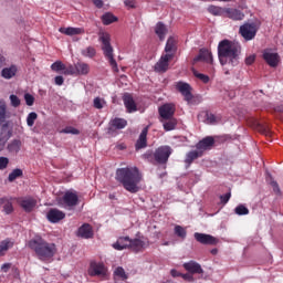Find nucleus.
<instances>
[{"label":"nucleus","instance_id":"f257e3e1","mask_svg":"<svg viewBox=\"0 0 283 283\" xmlns=\"http://www.w3.org/2000/svg\"><path fill=\"white\" fill-rule=\"evenodd\" d=\"M115 179L126 191H129V193H138L140 191V186L138 185H140V180H143V175H140V170H138L137 167L118 168Z\"/></svg>","mask_w":283,"mask_h":283},{"label":"nucleus","instance_id":"f03ea898","mask_svg":"<svg viewBox=\"0 0 283 283\" xmlns=\"http://www.w3.org/2000/svg\"><path fill=\"white\" fill-rule=\"evenodd\" d=\"M242 46L240 43L230 40H222L218 45V56L221 65L235 67L239 63Z\"/></svg>","mask_w":283,"mask_h":283},{"label":"nucleus","instance_id":"7ed1b4c3","mask_svg":"<svg viewBox=\"0 0 283 283\" xmlns=\"http://www.w3.org/2000/svg\"><path fill=\"white\" fill-rule=\"evenodd\" d=\"M27 247L34 251L35 255L42 261L52 260L56 254V244L45 241L41 237H34L29 240Z\"/></svg>","mask_w":283,"mask_h":283},{"label":"nucleus","instance_id":"20e7f679","mask_svg":"<svg viewBox=\"0 0 283 283\" xmlns=\"http://www.w3.org/2000/svg\"><path fill=\"white\" fill-rule=\"evenodd\" d=\"M113 249L116 251H123L125 249H132L135 253L145 249V241L140 239H129V237H122L113 244Z\"/></svg>","mask_w":283,"mask_h":283},{"label":"nucleus","instance_id":"39448f33","mask_svg":"<svg viewBox=\"0 0 283 283\" xmlns=\"http://www.w3.org/2000/svg\"><path fill=\"white\" fill-rule=\"evenodd\" d=\"M99 41H102V50L104 52L105 59L108 60V63L111 67H113L114 72H118V63H116V60L114 59V48H112V38L109 36V33H103L99 36Z\"/></svg>","mask_w":283,"mask_h":283},{"label":"nucleus","instance_id":"423d86ee","mask_svg":"<svg viewBox=\"0 0 283 283\" xmlns=\"http://www.w3.org/2000/svg\"><path fill=\"white\" fill-rule=\"evenodd\" d=\"M57 205L61 207V209H65L66 211H74L78 205V195L69 190L57 199Z\"/></svg>","mask_w":283,"mask_h":283},{"label":"nucleus","instance_id":"0eeeda50","mask_svg":"<svg viewBox=\"0 0 283 283\" xmlns=\"http://www.w3.org/2000/svg\"><path fill=\"white\" fill-rule=\"evenodd\" d=\"M239 32L245 41H253L255 34H258V25L255 23H245L240 27Z\"/></svg>","mask_w":283,"mask_h":283},{"label":"nucleus","instance_id":"6e6552de","mask_svg":"<svg viewBox=\"0 0 283 283\" xmlns=\"http://www.w3.org/2000/svg\"><path fill=\"white\" fill-rule=\"evenodd\" d=\"M169 156H171V147L169 146H161L154 154V158L159 165H165L169 160Z\"/></svg>","mask_w":283,"mask_h":283},{"label":"nucleus","instance_id":"1a4fd4ad","mask_svg":"<svg viewBox=\"0 0 283 283\" xmlns=\"http://www.w3.org/2000/svg\"><path fill=\"white\" fill-rule=\"evenodd\" d=\"M174 59V53L163 54L159 61L155 64V72H167L169 70V61Z\"/></svg>","mask_w":283,"mask_h":283},{"label":"nucleus","instance_id":"9d476101","mask_svg":"<svg viewBox=\"0 0 283 283\" xmlns=\"http://www.w3.org/2000/svg\"><path fill=\"white\" fill-rule=\"evenodd\" d=\"M10 138H12V128H10L8 124H3L0 132V151L6 149V143H8Z\"/></svg>","mask_w":283,"mask_h":283},{"label":"nucleus","instance_id":"9b49d317","mask_svg":"<svg viewBox=\"0 0 283 283\" xmlns=\"http://www.w3.org/2000/svg\"><path fill=\"white\" fill-rule=\"evenodd\" d=\"M263 59L270 67H277L280 63V55L276 52H272L271 49H266L263 52Z\"/></svg>","mask_w":283,"mask_h":283},{"label":"nucleus","instance_id":"f8f14e48","mask_svg":"<svg viewBox=\"0 0 283 283\" xmlns=\"http://www.w3.org/2000/svg\"><path fill=\"white\" fill-rule=\"evenodd\" d=\"M158 112L160 118L167 120L169 118H174V114H176V106L174 104H164L159 107Z\"/></svg>","mask_w":283,"mask_h":283},{"label":"nucleus","instance_id":"ddd939ff","mask_svg":"<svg viewBox=\"0 0 283 283\" xmlns=\"http://www.w3.org/2000/svg\"><path fill=\"white\" fill-rule=\"evenodd\" d=\"M176 87L180 94L185 97V101L187 103H191V99L193 98V95L191 94V85L185 83V82H178L176 84Z\"/></svg>","mask_w":283,"mask_h":283},{"label":"nucleus","instance_id":"4468645a","mask_svg":"<svg viewBox=\"0 0 283 283\" xmlns=\"http://www.w3.org/2000/svg\"><path fill=\"white\" fill-rule=\"evenodd\" d=\"M193 235L195 240H197V242H199L200 244H218V239H216L211 234L196 232Z\"/></svg>","mask_w":283,"mask_h":283},{"label":"nucleus","instance_id":"2eb2a0df","mask_svg":"<svg viewBox=\"0 0 283 283\" xmlns=\"http://www.w3.org/2000/svg\"><path fill=\"white\" fill-rule=\"evenodd\" d=\"M123 101L128 114H134V112L138 111V107L136 106V102L134 101L132 94L125 93L123 95Z\"/></svg>","mask_w":283,"mask_h":283},{"label":"nucleus","instance_id":"dca6fc26","mask_svg":"<svg viewBox=\"0 0 283 283\" xmlns=\"http://www.w3.org/2000/svg\"><path fill=\"white\" fill-rule=\"evenodd\" d=\"M88 273L92 276L97 275L99 277H103L106 275L107 269H105V265L103 263H91Z\"/></svg>","mask_w":283,"mask_h":283},{"label":"nucleus","instance_id":"f3484780","mask_svg":"<svg viewBox=\"0 0 283 283\" xmlns=\"http://www.w3.org/2000/svg\"><path fill=\"white\" fill-rule=\"evenodd\" d=\"M19 205L27 213H30V211H33L34 207H36V200L31 197H25L20 199Z\"/></svg>","mask_w":283,"mask_h":283},{"label":"nucleus","instance_id":"a211bd4d","mask_svg":"<svg viewBox=\"0 0 283 283\" xmlns=\"http://www.w3.org/2000/svg\"><path fill=\"white\" fill-rule=\"evenodd\" d=\"M184 269H186L188 273H191L192 275L196 273L202 275V273H205L202 266L196 261H189L187 263H184Z\"/></svg>","mask_w":283,"mask_h":283},{"label":"nucleus","instance_id":"6ab92c4d","mask_svg":"<svg viewBox=\"0 0 283 283\" xmlns=\"http://www.w3.org/2000/svg\"><path fill=\"white\" fill-rule=\"evenodd\" d=\"M224 17L232 21H242L244 19V12L233 8H226Z\"/></svg>","mask_w":283,"mask_h":283},{"label":"nucleus","instance_id":"aec40b11","mask_svg":"<svg viewBox=\"0 0 283 283\" xmlns=\"http://www.w3.org/2000/svg\"><path fill=\"white\" fill-rule=\"evenodd\" d=\"M18 72L19 66H17L15 64H11L10 66L2 69L1 76L2 78H6V81H10V78H14V76H17Z\"/></svg>","mask_w":283,"mask_h":283},{"label":"nucleus","instance_id":"412c9836","mask_svg":"<svg viewBox=\"0 0 283 283\" xmlns=\"http://www.w3.org/2000/svg\"><path fill=\"white\" fill-rule=\"evenodd\" d=\"M198 61H205V63H210L212 64L213 63V55L211 54V52L207 49H201L199 51V54L198 56H196L193 59V62L195 63H198Z\"/></svg>","mask_w":283,"mask_h":283},{"label":"nucleus","instance_id":"4be33fe9","mask_svg":"<svg viewBox=\"0 0 283 283\" xmlns=\"http://www.w3.org/2000/svg\"><path fill=\"white\" fill-rule=\"evenodd\" d=\"M176 50H178V39L174 35L169 36L166 46H165V52L166 54H176Z\"/></svg>","mask_w":283,"mask_h":283},{"label":"nucleus","instance_id":"5701e85b","mask_svg":"<svg viewBox=\"0 0 283 283\" xmlns=\"http://www.w3.org/2000/svg\"><path fill=\"white\" fill-rule=\"evenodd\" d=\"M46 218L49 220V222H61V220H63V218H65V213L59 209H51L48 214Z\"/></svg>","mask_w":283,"mask_h":283},{"label":"nucleus","instance_id":"b1692460","mask_svg":"<svg viewBox=\"0 0 283 283\" xmlns=\"http://www.w3.org/2000/svg\"><path fill=\"white\" fill-rule=\"evenodd\" d=\"M213 143H216V140L213 139V137L208 136V137L201 139V140L196 145V147H197V149H198L199 151H201V154H202V151H207V149H210L211 147H213Z\"/></svg>","mask_w":283,"mask_h":283},{"label":"nucleus","instance_id":"393cba45","mask_svg":"<svg viewBox=\"0 0 283 283\" xmlns=\"http://www.w3.org/2000/svg\"><path fill=\"white\" fill-rule=\"evenodd\" d=\"M7 118H10V113L8 112V105H6V101L0 99V126L9 125Z\"/></svg>","mask_w":283,"mask_h":283},{"label":"nucleus","instance_id":"a878e982","mask_svg":"<svg viewBox=\"0 0 283 283\" xmlns=\"http://www.w3.org/2000/svg\"><path fill=\"white\" fill-rule=\"evenodd\" d=\"M62 34H66V36H76L78 34H85L84 28H60L59 30Z\"/></svg>","mask_w":283,"mask_h":283},{"label":"nucleus","instance_id":"bb28decb","mask_svg":"<svg viewBox=\"0 0 283 283\" xmlns=\"http://www.w3.org/2000/svg\"><path fill=\"white\" fill-rule=\"evenodd\" d=\"M77 235L80 238H84L85 240H90V238H93L94 232L92 231V226L88 223H84L77 231Z\"/></svg>","mask_w":283,"mask_h":283},{"label":"nucleus","instance_id":"cd10ccee","mask_svg":"<svg viewBox=\"0 0 283 283\" xmlns=\"http://www.w3.org/2000/svg\"><path fill=\"white\" fill-rule=\"evenodd\" d=\"M149 132V126H146L140 135H139V138L137 139V143H136V149H145V147H147V134Z\"/></svg>","mask_w":283,"mask_h":283},{"label":"nucleus","instance_id":"c85d7f7f","mask_svg":"<svg viewBox=\"0 0 283 283\" xmlns=\"http://www.w3.org/2000/svg\"><path fill=\"white\" fill-rule=\"evenodd\" d=\"M21 147H23V142H21V139H13L9 142L7 149L9 154H19L21 151Z\"/></svg>","mask_w":283,"mask_h":283},{"label":"nucleus","instance_id":"c756f323","mask_svg":"<svg viewBox=\"0 0 283 283\" xmlns=\"http://www.w3.org/2000/svg\"><path fill=\"white\" fill-rule=\"evenodd\" d=\"M75 73L80 76H86V74H90V64L85 62H77L75 64Z\"/></svg>","mask_w":283,"mask_h":283},{"label":"nucleus","instance_id":"7c9ffc66","mask_svg":"<svg viewBox=\"0 0 283 283\" xmlns=\"http://www.w3.org/2000/svg\"><path fill=\"white\" fill-rule=\"evenodd\" d=\"M160 122L163 123L165 132H174V129H176V126L178 125V122L174 117H170L168 119H160Z\"/></svg>","mask_w":283,"mask_h":283},{"label":"nucleus","instance_id":"2f4dec72","mask_svg":"<svg viewBox=\"0 0 283 283\" xmlns=\"http://www.w3.org/2000/svg\"><path fill=\"white\" fill-rule=\"evenodd\" d=\"M155 33L160 41H165V36H167V27L165 25V23L158 22L155 27Z\"/></svg>","mask_w":283,"mask_h":283},{"label":"nucleus","instance_id":"473e14b6","mask_svg":"<svg viewBox=\"0 0 283 283\" xmlns=\"http://www.w3.org/2000/svg\"><path fill=\"white\" fill-rule=\"evenodd\" d=\"M200 156H202V151L199 150H191L186 155V159L185 163L186 165H191V163H193V160H197V158H200Z\"/></svg>","mask_w":283,"mask_h":283},{"label":"nucleus","instance_id":"72a5a7b5","mask_svg":"<svg viewBox=\"0 0 283 283\" xmlns=\"http://www.w3.org/2000/svg\"><path fill=\"white\" fill-rule=\"evenodd\" d=\"M111 127H114L115 129H125L127 127V119L116 117L111 120Z\"/></svg>","mask_w":283,"mask_h":283},{"label":"nucleus","instance_id":"f704fd0d","mask_svg":"<svg viewBox=\"0 0 283 283\" xmlns=\"http://www.w3.org/2000/svg\"><path fill=\"white\" fill-rule=\"evenodd\" d=\"M12 247H14V242L10 239H6L3 241L0 242V255H6V252L9 249H12Z\"/></svg>","mask_w":283,"mask_h":283},{"label":"nucleus","instance_id":"c9c22d12","mask_svg":"<svg viewBox=\"0 0 283 283\" xmlns=\"http://www.w3.org/2000/svg\"><path fill=\"white\" fill-rule=\"evenodd\" d=\"M2 208H3V212L7 216H10V213H12V211H14V207L12 206V198L4 197Z\"/></svg>","mask_w":283,"mask_h":283},{"label":"nucleus","instance_id":"e433bc0d","mask_svg":"<svg viewBox=\"0 0 283 283\" xmlns=\"http://www.w3.org/2000/svg\"><path fill=\"white\" fill-rule=\"evenodd\" d=\"M227 8H222V7H216V6H209L208 7V12H210V14H213L214 17H224Z\"/></svg>","mask_w":283,"mask_h":283},{"label":"nucleus","instance_id":"4c0bfd02","mask_svg":"<svg viewBox=\"0 0 283 283\" xmlns=\"http://www.w3.org/2000/svg\"><path fill=\"white\" fill-rule=\"evenodd\" d=\"M81 54L86 59H94L96 56V49H94V46H87L82 49Z\"/></svg>","mask_w":283,"mask_h":283},{"label":"nucleus","instance_id":"58836bf2","mask_svg":"<svg viewBox=\"0 0 283 283\" xmlns=\"http://www.w3.org/2000/svg\"><path fill=\"white\" fill-rule=\"evenodd\" d=\"M21 176H23V170L15 168L9 174L8 180L9 182H14V180L21 178Z\"/></svg>","mask_w":283,"mask_h":283},{"label":"nucleus","instance_id":"ea45409f","mask_svg":"<svg viewBox=\"0 0 283 283\" xmlns=\"http://www.w3.org/2000/svg\"><path fill=\"white\" fill-rule=\"evenodd\" d=\"M102 21H103L104 25H109V24L114 23V21H117V19L112 13H105L104 15H102Z\"/></svg>","mask_w":283,"mask_h":283},{"label":"nucleus","instance_id":"a19ab883","mask_svg":"<svg viewBox=\"0 0 283 283\" xmlns=\"http://www.w3.org/2000/svg\"><path fill=\"white\" fill-rule=\"evenodd\" d=\"M234 213L237 216H249V208H247L244 205H239L235 207Z\"/></svg>","mask_w":283,"mask_h":283},{"label":"nucleus","instance_id":"79ce46f5","mask_svg":"<svg viewBox=\"0 0 283 283\" xmlns=\"http://www.w3.org/2000/svg\"><path fill=\"white\" fill-rule=\"evenodd\" d=\"M36 118H39V115L35 112L29 113V115L27 116L28 127H34V123H35Z\"/></svg>","mask_w":283,"mask_h":283},{"label":"nucleus","instance_id":"37998d69","mask_svg":"<svg viewBox=\"0 0 283 283\" xmlns=\"http://www.w3.org/2000/svg\"><path fill=\"white\" fill-rule=\"evenodd\" d=\"M105 105H106V102L104 98L95 97L93 101V106L95 107V109H103Z\"/></svg>","mask_w":283,"mask_h":283},{"label":"nucleus","instance_id":"c03bdc74","mask_svg":"<svg viewBox=\"0 0 283 283\" xmlns=\"http://www.w3.org/2000/svg\"><path fill=\"white\" fill-rule=\"evenodd\" d=\"M175 234H177L178 238L185 240V238H187V230H185V228H182L181 226H176Z\"/></svg>","mask_w":283,"mask_h":283},{"label":"nucleus","instance_id":"a18cd8bd","mask_svg":"<svg viewBox=\"0 0 283 283\" xmlns=\"http://www.w3.org/2000/svg\"><path fill=\"white\" fill-rule=\"evenodd\" d=\"M51 70H53V72H63V70H65V64H63L61 61H57L51 65Z\"/></svg>","mask_w":283,"mask_h":283},{"label":"nucleus","instance_id":"49530a36","mask_svg":"<svg viewBox=\"0 0 283 283\" xmlns=\"http://www.w3.org/2000/svg\"><path fill=\"white\" fill-rule=\"evenodd\" d=\"M114 275L120 277L122 280H127V274L125 273V269L118 266L114 271Z\"/></svg>","mask_w":283,"mask_h":283},{"label":"nucleus","instance_id":"de8ad7c7","mask_svg":"<svg viewBox=\"0 0 283 283\" xmlns=\"http://www.w3.org/2000/svg\"><path fill=\"white\" fill-rule=\"evenodd\" d=\"M61 134H73L74 136H76L80 134V132H78V129H76L72 126H67L66 128L61 130Z\"/></svg>","mask_w":283,"mask_h":283},{"label":"nucleus","instance_id":"09e8293b","mask_svg":"<svg viewBox=\"0 0 283 283\" xmlns=\"http://www.w3.org/2000/svg\"><path fill=\"white\" fill-rule=\"evenodd\" d=\"M24 101L29 107H32V105H34V96L30 93L24 94Z\"/></svg>","mask_w":283,"mask_h":283},{"label":"nucleus","instance_id":"8fccbe9b","mask_svg":"<svg viewBox=\"0 0 283 283\" xmlns=\"http://www.w3.org/2000/svg\"><path fill=\"white\" fill-rule=\"evenodd\" d=\"M193 75L196 78H199V81H202V83H209V76L205 75L202 73H198V71H193Z\"/></svg>","mask_w":283,"mask_h":283},{"label":"nucleus","instance_id":"3c124183","mask_svg":"<svg viewBox=\"0 0 283 283\" xmlns=\"http://www.w3.org/2000/svg\"><path fill=\"white\" fill-rule=\"evenodd\" d=\"M206 122L208 123V125H216V123H218V117H216V115L211 113H208Z\"/></svg>","mask_w":283,"mask_h":283},{"label":"nucleus","instance_id":"603ef678","mask_svg":"<svg viewBox=\"0 0 283 283\" xmlns=\"http://www.w3.org/2000/svg\"><path fill=\"white\" fill-rule=\"evenodd\" d=\"M9 98H10L12 107H19V105H21V99H19V96L10 95Z\"/></svg>","mask_w":283,"mask_h":283},{"label":"nucleus","instance_id":"864d4df0","mask_svg":"<svg viewBox=\"0 0 283 283\" xmlns=\"http://www.w3.org/2000/svg\"><path fill=\"white\" fill-rule=\"evenodd\" d=\"M9 164H10V159H8V157H0V170L1 171H3V169H7Z\"/></svg>","mask_w":283,"mask_h":283},{"label":"nucleus","instance_id":"5fc2aeb1","mask_svg":"<svg viewBox=\"0 0 283 283\" xmlns=\"http://www.w3.org/2000/svg\"><path fill=\"white\" fill-rule=\"evenodd\" d=\"M231 200V192H227L226 195L220 196V201L222 205H227Z\"/></svg>","mask_w":283,"mask_h":283},{"label":"nucleus","instance_id":"6e6d98bb","mask_svg":"<svg viewBox=\"0 0 283 283\" xmlns=\"http://www.w3.org/2000/svg\"><path fill=\"white\" fill-rule=\"evenodd\" d=\"M63 74H66V75L76 74V66L65 67V70H63Z\"/></svg>","mask_w":283,"mask_h":283},{"label":"nucleus","instance_id":"4d7b16f0","mask_svg":"<svg viewBox=\"0 0 283 283\" xmlns=\"http://www.w3.org/2000/svg\"><path fill=\"white\" fill-rule=\"evenodd\" d=\"M270 185H271V187H272L274 193H276V195H280V193H281V192H280V185H277V181L272 180Z\"/></svg>","mask_w":283,"mask_h":283},{"label":"nucleus","instance_id":"13d9d810","mask_svg":"<svg viewBox=\"0 0 283 283\" xmlns=\"http://www.w3.org/2000/svg\"><path fill=\"white\" fill-rule=\"evenodd\" d=\"M181 277H182V280H186L187 282H193V274H191V272L182 274Z\"/></svg>","mask_w":283,"mask_h":283},{"label":"nucleus","instance_id":"bf43d9fd","mask_svg":"<svg viewBox=\"0 0 283 283\" xmlns=\"http://www.w3.org/2000/svg\"><path fill=\"white\" fill-rule=\"evenodd\" d=\"M10 269H12V263H4L1 265V271L3 273H8V271H10Z\"/></svg>","mask_w":283,"mask_h":283},{"label":"nucleus","instance_id":"052dcab7","mask_svg":"<svg viewBox=\"0 0 283 283\" xmlns=\"http://www.w3.org/2000/svg\"><path fill=\"white\" fill-rule=\"evenodd\" d=\"M253 63H255V55H249V56L245 59V64H247V65H253Z\"/></svg>","mask_w":283,"mask_h":283},{"label":"nucleus","instance_id":"680f3d73","mask_svg":"<svg viewBox=\"0 0 283 283\" xmlns=\"http://www.w3.org/2000/svg\"><path fill=\"white\" fill-rule=\"evenodd\" d=\"M63 83H65V80L63 78V76L61 75L55 76V85H63Z\"/></svg>","mask_w":283,"mask_h":283},{"label":"nucleus","instance_id":"e2e57ef3","mask_svg":"<svg viewBox=\"0 0 283 283\" xmlns=\"http://www.w3.org/2000/svg\"><path fill=\"white\" fill-rule=\"evenodd\" d=\"M170 274L172 277H182V273L178 272V270H171Z\"/></svg>","mask_w":283,"mask_h":283},{"label":"nucleus","instance_id":"0e129e2a","mask_svg":"<svg viewBox=\"0 0 283 283\" xmlns=\"http://www.w3.org/2000/svg\"><path fill=\"white\" fill-rule=\"evenodd\" d=\"M93 3L96 8H103V0H93Z\"/></svg>","mask_w":283,"mask_h":283},{"label":"nucleus","instance_id":"69168bd1","mask_svg":"<svg viewBox=\"0 0 283 283\" xmlns=\"http://www.w3.org/2000/svg\"><path fill=\"white\" fill-rule=\"evenodd\" d=\"M124 3L127 8H134V0H125Z\"/></svg>","mask_w":283,"mask_h":283},{"label":"nucleus","instance_id":"338daca9","mask_svg":"<svg viewBox=\"0 0 283 283\" xmlns=\"http://www.w3.org/2000/svg\"><path fill=\"white\" fill-rule=\"evenodd\" d=\"M2 65H6V56L3 54H0V70Z\"/></svg>","mask_w":283,"mask_h":283},{"label":"nucleus","instance_id":"774afa93","mask_svg":"<svg viewBox=\"0 0 283 283\" xmlns=\"http://www.w3.org/2000/svg\"><path fill=\"white\" fill-rule=\"evenodd\" d=\"M211 253H212V255H218V249H212Z\"/></svg>","mask_w":283,"mask_h":283}]
</instances>
